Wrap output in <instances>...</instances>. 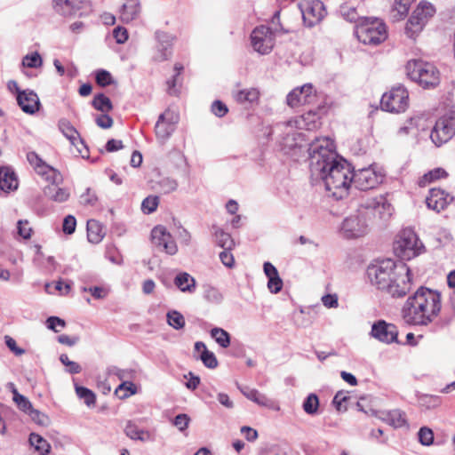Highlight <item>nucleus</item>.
<instances>
[{
  "mask_svg": "<svg viewBox=\"0 0 455 455\" xmlns=\"http://www.w3.org/2000/svg\"><path fill=\"white\" fill-rule=\"evenodd\" d=\"M328 138L316 139L309 144V168L315 180H322L327 191L336 199L348 195L352 185V169L344 159H337Z\"/></svg>",
  "mask_w": 455,
  "mask_h": 455,
  "instance_id": "obj_1",
  "label": "nucleus"
},
{
  "mask_svg": "<svg viewBox=\"0 0 455 455\" xmlns=\"http://www.w3.org/2000/svg\"><path fill=\"white\" fill-rule=\"evenodd\" d=\"M441 307V294L421 286L405 301L402 317L410 325H427L438 315Z\"/></svg>",
  "mask_w": 455,
  "mask_h": 455,
  "instance_id": "obj_2",
  "label": "nucleus"
},
{
  "mask_svg": "<svg viewBox=\"0 0 455 455\" xmlns=\"http://www.w3.org/2000/svg\"><path fill=\"white\" fill-rule=\"evenodd\" d=\"M408 76L424 89H431L440 83V72L436 67L421 60H411L407 62Z\"/></svg>",
  "mask_w": 455,
  "mask_h": 455,
  "instance_id": "obj_3",
  "label": "nucleus"
},
{
  "mask_svg": "<svg viewBox=\"0 0 455 455\" xmlns=\"http://www.w3.org/2000/svg\"><path fill=\"white\" fill-rule=\"evenodd\" d=\"M398 268V263L391 259L376 261L367 267V276L371 283L379 290L387 291L394 282Z\"/></svg>",
  "mask_w": 455,
  "mask_h": 455,
  "instance_id": "obj_4",
  "label": "nucleus"
},
{
  "mask_svg": "<svg viewBox=\"0 0 455 455\" xmlns=\"http://www.w3.org/2000/svg\"><path fill=\"white\" fill-rule=\"evenodd\" d=\"M425 247L411 228L402 230L394 242V252L402 260H410L419 255Z\"/></svg>",
  "mask_w": 455,
  "mask_h": 455,
  "instance_id": "obj_5",
  "label": "nucleus"
},
{
  "mask_svg": "<svg viewBox=\"0 0 455 455\" xmlns=\"http://www.w3.org/2000/svg\"><path fill=\"white\" fill-rule=\"evenodd\" d=\"M355 33L357 39L363 44L377 45L387 38L386 26L378 19L362 20L355 25Z\"/></svg>",
  "mask_w": 455,
  "mask_h": 455,
  "instance_id": "obj_6",
  "label": "nucleus"
},
{
  "mask_svg": "<svg viewBox=\"0 0 455 455\" xmlns=\"http://www.w3.org/2000/svg\"><path fill=\"white\" fill-rule=\"evenodd\" d=\"M369 230V217L361 204L355 214L347 217L341 226V232L347 238H358L367 234Z\"/></svg>",
  "mask_w": 455,
  "mask_h": 455,
  "instance_id": "obj_7",
  "label": "nucleus"
},
{
  "mask_svg": "<svg viewBox=\"0 0 455 455\" xmlns=\"http://www.w3.org/2000/svg\"><path fill=\"white\" fill-rule=\"evenodd\" d=\"M54 11L68 18L88 16L92 12L90 0H52Z\"/></svg>",
  "mask_w": 455,
  "mask_h": 455,
  "instance_id": "obj_8",
  "label": "nucleus"
},
{
  "mask_svg": "<svg viewBox=\"0 0 455 455\" xmlns=\"http://www.w3.org/2000/svg\"><path fill=\"white\" fill-rule=\"evenodd\" d=\"M435 12V9L433 4L427 2H420L407 21L405 31L408 36L413 37L419 34Z\"/></svg>",
  "mask_w": 455,
  "mask_h": 455,
  "instance_id": "obj_9",
  "label": "nucleus"
},
{
  "mask_svg": "<svg viewBox=\"0 0 455 455\" xmlns=\"http://www.w3.org/2000/svg\"><path fill=\"white\" fill-rule=\"evenodd\" d=\"M381 108L391 113H400L409 106V93L403 86L392 88L380 100Z\"/></svg>",
  "mask_w": 455,
  "mask_h": 455,
  "instance_id": "obj_10",
  "label": "nucleus"
},
{
  "mask_svg": "<svg viewBox=\"0 0 455 455\" xmlns=\"http://www.w3.org/2000/svg\"><path fill=\"white\" fill-rule=\"evenodd\" d=\"M278 28H275V31L265 26L256 27L251 34V43L253 50L259 54H268L275 44V32H277Z\"/></svg>",
  "mask_w": 455,
  "mask_h": 455,
  "instance_id": "obj_11",
  "label": "nucleus"
},
{
  "mask_svg": "<svg viewBox=\"0 0 455 455\" xmlns=\"http://www.w3.org/2000/svg\"><path fill=\"white\" fill-rule=\"evenodd\" d=\"M387 290L386 291L392 297H403L411 288V274L409 267L403 262H398L396 275Z\"/></svg>",
  "mask_w": 455,
  "mask_h": 455,
  "instance_id": "obj_12",
  "label": "nucleus"
},
{
  "mask_svg": "<svg viewBox=\"0 0 455 455\" xmlns=\"http://www.w3.org/2000/svg\"><path fill=\"white\" fill-rule=\"evenodd\" d=\"M352 184L360 190H369L377 188L382 183L384 175L371 166L352 171Z\"/></svg>",
  "mask_w": 455,
  "mask_h": 455,
  "instance_id": "obj_13",
  "label": "nucleus"
},
{
  "mask_svg": "<svg viewBox=\"0 0 455 455\" xmlns=\"http://www.w3.org/2000/svg\"><path fill=\"white\" fill-rule=\"evenodd\" d=\"M180 121V115L171 109L162 113L156 123L155 132L158 140L165 142L175 132Z\"/></svg>",
  "mask_w": 455,
  "mask_h": 455,
  "instance_id": "obj_14",
  "label": "nucleus"
},
{
  "mask_svg": "<svg viewBox=\"0 0 455 455\" xmlns=\"http://www.w3.org/2000/svg\"><path fill=\"white\" fill-rule=\"evenodd\" d=\"M455 133V116L439 118L430 134L433 143L440 147L449 141Z\"/></svg>",
  "mask_w": 455,
  "mask_h": 455,
  "instance_id": "obj_15",
  "label": "nucleus"
},
{
  "mask_svg": "<svg viewBox=\"0 0 455 455\" xmlns=\"http://www.w3.org/2000/svg\"><path fill=\"white\" fill-rule=\"evenodd\" d=\"M362 205L367 211L369 220L373 217L379 220H387L391 217L394 211L391 204L382 195L366 200Z\"/></svg>",
  "mask_w": 455,
  "mask_h": 455,
  "instance_id": "obj_16",
  "label": "nucleus"
},
{
  "mask_svg": "<svg viewBox=\"0 0 455 455\" xmlns=\"http://www.w3.org/2000/svg\"><path fill=\"white\" fill-rule=\"evenodd\" d=\"M152 243L159 250L164 251L169 255H174L177 251V244L172 236L163 226H156L151 231Z\"/></svg>",
  "mask_w": 455,
  "mask_h": 455,
  "instance_id": "obj_17",
  "label": "nucleus"
},
{
  "mask_svg": "<svg viewBox=\"0 0 455 455\" xmlns=\"http://www.w3.org/2000/svg\"><path fill=\"white\" fill-rule=\"evenodd\" d=\"M58 127L61 133L75 146L83 158L88 157V148L77 130L67 119H60Z\"/></svg>",
  "mask_w": 455,
  "mask_h": 455,
  "instance_id": "obj_18",
  "label": "nucleus"
},
{
  "mask_svg": "<svg viewBox=\"0 0 455 455\" xmlns=\"http://www.w3.org/2000/svg\"><path fill=\"white\" fill-rule=\"evenodd\" d=\"M371 335L380 342L390 344L398 343V330L393 323H388L384 320H379L371 326Z\"/></svg>",
  "mask_w": 455,
  "mask_h": 455,
  "instance_id": "obj_19",
  "label": "nucleus"
},
{
  "mask_svg": "<svg viewBox=\"0 0 455 455\" xmlns=\"http://www.w3.org/2000/svg\"><path fill=\"white\" fill-rule=\"evenodd\" d=\"M304 22L308 27H313L325 16L323 4L319 0L307 1L300 5Z\"/></svg>",
  "mask_w": 455,
  "mask_h": 455,
  "instance_id": "obj_20",
  "label": "nucleus"
},
{
  "mask_svg": "<svg viewBox=\"0 0 455 455\" xmlns=\"http://www.w3.org/2000/svg\"><path fill=\"white\" fill-rule=\"evenodd\" d=\"M315 93L311 84L293 89L287 95V104L291 108L311 104L315 100Z\"/></svg>",
  "mask_w": 455,
  "mask_h": 455,
  "instance_id": "obj_21",
  "label": "nucleus"
},
{
  "mask_svg": "<svg viewBox=\"0 0 455 455\" xmlns=\"http://www.w3.org/2000/svg\"><path fill=\"white\" fill-rule=\"evenodd\" d=\"M108 372L110 374L116 375L120 380L123 381L116 389V395H118L119 398L124 399L136 393L135 385L131 381L125 380L132 377L133 371L119 369L116 366H112L108 369Z\"/></svg>",
  "mask_w": 455,
  "mask_h": 455,
  "instance_id": "obj_22",
  "label": "nucleus"
},
{
  "mask_svg": "<svg viewBox=\"0 0 455 455\" xmlns=\"http://www.w3.org/2000/svg\"><path fill=\"white\" fill-rule=\"evenodd\" d=\"M453 200V197L440 188H431L426 198L427 208L440 212L444 210Z\"/></svg>",
  "mask_w": 455,
  "mask_h": 455,
  "instance_id": "obj_23",
  "label": "nucleus"
},
{
  "mask_svg": "<svg viewBox=\"0 0 455 455\" xmlns=\"http://www.w3.org/2000/svg\"><path fill=\"white\" fill-rule=\"evenodd\" d=\"M16 100L19 107L27 114L33 115L39 110V98L37 94L31 90H24V92H19Z\"/></svg>",
  "mask_w": 455,
  "mask_h": 455,
  "instance_id": "obj_24",
  "label": "nucleus"
},
{
  "mask_svg": "<svg viewBox=\"0 0 455 455\" xmlns=\"http://www.w3.org/2000/svg\"><path fill=\"white\" fill-rule=\"evenodd\" d=\"M243 395L259 406L266 407L274 411H279L278 403L272 398L267 397L265 394L260 393L257 389L244 388L242 390Z\"/></svg>",
  "mask_w": 455,
  "mask_h": 455,
  "instance_id": "obj_25",
  "label": "nucleus"
},
{
  "mask_svg": "<svg viewBox=\"0 0 455 455\" xmlns=\"http://www.w3.org/2000/svg\"><path fill=\"white\" fill-rule=\"evenodd\" d=\"M18 180L15 172L10 167L0 168V189L4 193L16 190Z\"/></svg>",
  "mask_w": 455,
  "mask_h": 455,
  "instance_id": "obj_26",
  "label": "nucleus"
},
{
  "mask_svg": "<svg viewBox=\"0 0 455 455\" xmlns=\"http://www.w3.org/2000/svg\"><path fill=\"white\" fill-rule=\"evenodd\" d=\"M140 11L139 0H125L120 11V18L123 22L129 23L138 17Z\"/></svg>",
  "mask_w": 455,
  "mask_h": 455,
  "instance_id": "obj_27",
  "label": "nucleus"
},
{
  "mask_svg": "<svg viewBox=\"0 0 455 455\" xmlns=\"http://www.w3.org/2000/svg\"><path fill=\"white\" fill-rule=\"evenodd\" d=\"M156 37L160 44L159 54L156 59L159 61H164L169 59L172 54L171 52V41L172 36L163 31H157Z\"/></svg>",
  "mask_w": 455,
  "mask_h": 455,
  "instance_id": "obj_28",
  "label": "nucleus"
},
{
  "mask_svg": "<svg viewBox=\"0 0 455 455\" xmlns=\"http://www.w3.org/2000/svg\"><path fill=\"white\" fill-rule=\"evenodd\" d=\"M105 233L100 223L95 220L87 221V238L92 243H99L104 237Z\"/></svg>",
  "mask_w": 455,
  "mask_h": 455,
  "instance_id": "obj_29",
  "label": "nucleus"
},
{
  "mask_svg": "<svg viewBox=\"0 0 455 455\" xmlns=\"http://www.w3.org/2000/svg\"><path fill=\"white\" fill-rule=\"evenodd\" d=\"M125 435L132 440H140L147 442L151 440V435L148 431L139 428V427L132 421H128L124 427Z\"/></svg>",
  "mask_w": 455,
  "mask_h": 455,
  "instance_id": "obj_30",
  "label": "nucleus"
},
{
  "mask_svg": "<svg viewBox=\"0 0 455 455\" xmlns=\"http://www.w3.org/2000/svg\"><path fill=\"white\" fill-rule=\"evenodd\" d=\"M174 284L183 292H193L196 290V283L189 274L183 272L174 279Z\"/></svg>",
  "mask_w": 455,
  "mask_h": 455,
  "instance_id": "obj_31",
  "label": "nucleus"
},
{
  "mask_svg": "<svg viewBox=\"0 0 455 455\" xmlns=\"http://www.w3.org/2000/svg\"><path fill=\"white\" fill-rule=\"evenodd\" d=\"M44 194L51 200L57 203L66 202L70 196L67 188H59L52 183L44 188Z\"/></svg>",
  "mask_w": 455,
  "mask_h": 455,
  "instance_id": "obj_32",
  "label": "nucleus"
},
{
  "mask_svg": "<svg viewBox=\"0 0 455 455\" xmlns=\"http://www.w3.org/2000/svg\"><path fill=\"white\" fill-rule=\"evenodd\" d=\"M36 172L45 179V180L55 184L60 177V172L48 165L45 162L35 169Z\"/></svg>",
  "mask_w": 455,
  "mask_h": 455,
  "instance_id": "obj_33",
  "label": "nucleus"
},
{
  "mask_svg": "<svg viewBox=\"0 0 455 455\" xmlns=\"http://www.w3.org/2000/svg\"><path fill=\"white\" fill-rule=\"evenodd\" d=\"M29 443L40 455H47L50 452L51 445L41 435L31 433L28 438Z\"/></svg>",
  "mask_w": 455,
  "mask_h": 455,
  "instance_id": "obj_34",
  "label": "nucleus"
},
{
  "mask_svg": "<svg viewBox=\"0 0 455 455\" xmlns=\"http://www.w3.org/2000/svg\"><path fill=\"white\" fill-rule=\"evenodd\" d=\"M386 420L395 428L407 424L405 413L400 410H392L387 413Z\"/></svg>",
  "mask_w": 455,
  "mask_h": 455,
  "instance_id": "obj_35",
  "label": "nucleus"
},
{
  "mask_svg": "<svg viewBox=\"0 0 455 455\" xmlns=\"http://www.w3.org/2000/svg\"><path fill=\"white\" fill-rule=\"evenodd\" d=\"M259 92L255 88L244 89L237 92L235 99L238 103H253L258 100Z\"/></svg>",
  "mask_w": 455,
  "mask_h": 455,
  "instance_id": "obj_36",
  "label": "nucleus"
},
{
  "mask_svg": "<svg viewBox=\"0 0 455 455\" xmlns=\"http://www.w3.org/2000/svg\"><path fill=\"white\" fill-rule=\"evenodd\" d=\"M419 404L427 410L439 407L442 403V397L435 395L422 394L418 396Z\"/></svg>",
  "mask_w": 455,
  "mask_h": 455,
  "instance_id": "obj_37",
  "label": "nucleus"
},
{
  "mask_svg": "<svg viewBox=\"0 0 455 455\" xmlns=\"http://www.w3.org/2000/svg\"><path fill=\"white\" fill-rule=\"evenodd\" d=\"M448 176L446 171L443 168H435L434 170L429 171L427 173L424 174L419 180V185L420 187H425L432 181L437 180L442 178H445Z\"/></svg>",
  "mask_w": 455,
  "mask_h": 455,
  "instance_id": "obj_38",
  "label": "nucleus"
},
{
  "mask_svg": "<svg viewBox=\"0 0 455 455\" xmlns=\"http://www.w3.org/2000/svg\"><path fill=\"white\" fill-rule=\"evenodd\" d=\"M214 235L216 237L217 244L225 249V250H232L235 246V242L231 235L228 233H226L220 228H217L214 232Z\"/></svg>",
  "mask_w": 455,
  "mask_h": 455,
  "instance_id": "obj_39",
  "label": "nucleus"
},
{
  "mask_svg": "<svg viewBox=\"0 0 455 455\" xmlns=\"http://www.w3.org/2000/svg\"><path fill=\"white\" fill-rule=\"evenodd\" d=\"M92 107L103 113L111 111L113 109V105L109 98L105 96L103 93H99L94 96L92 102Z\"/></svg>",
  "mask_w": 455,
  "mask_h": 455,
  "instance_id": "obj_40",
  "label": "nucleus"
},
{
  "mask_svg": "<svg viewBox=\"0 0 455 455\" xmlns=\"http://www.w3.org/2000/svg\"><path fill=\"white\" fill-rule=\"evenodd\" d=\"M211 336L215 339L220 347L227 348L230 345V335L229 333L219 327L212 328L211 330Z\"/></svg>",
  "mask_w": 455,
  "mask_h": 455,
  "instance_id": "obj_41",
  "label": "nucleus"
},
{
  "mask_svg": "<svg viewBox=\"0 0 455 455\" xmlns=\"http://www.w3.org/2000/svg\"><path fill=\"white\" fill-rule=\"evenodd\" d=\"M410 6L411 5L404 0H395L391 10V15L394 20L403 19L407 15Z\"/></svg>",
  "mask_w": 455,
  "mask_h": 455,
  "instance_id": "obj_42",
  "label": "nucleus"
},
{
  "mask_svg": "<svg viewBox=\"0 0 455 455\" xmlns=\"http://www.w3.org/2000/svg\"><path fill=\"white\" fill-rule=\"evenodd\" d=\"M302 408L308 415H315L318 412L319 398L315 394H309L304 400Z\"/></svg>",
  "mask_w": 455,
  "mask_h": 455,
  "instance_id": "obj_43",
  "label": "nucleus"
},
{
  "mask_svg": "<svg viewBox=\"0 0 455 455\" xmlns=\"http://www.w3.org/2000/svg\"><path fill=\"white\" fill-rule=\"evenodd\" d=\"M167 323L175 330L183 329L186 323L185 317L177 310H171L166 314Z\"/></svg>",
  "mask_w": 455,
  "mask_h": 455,
  "instance_id": "obj_44",
  "label": "nucleus"
},
{
  "mask_svg": "<svg viewBox=\"0 0 455 455\" xmlns=\"http://www.w3.org/2000/svg\"><path fill=\"white\" fill-rule=\"evenodd\" d=\"M76 393L80 399L84 400V403L88 407L95 405L96 395L91 389L81 386H76Z\"/></svg>",
  "mask_w": 455,
  "mask_h": 455,
  "instance_id": "obj_45",
  "label": "nucleus"
},
{
  "mask_svg": "<svg viewBox=\"0 0 455 455\" xmlns=\"http://www.w3.org/2000/svg\"><path fill=\"white\" fill-rule=\"evenodd\" d=\"M204 298L211 303L219 304L223 299V295L216 287L212 285L204 286Z\"/></svg>",
  "mask_w": 455,
  "mask_h": 455,
  "instance_id": "obj_46",
  "label": "nucleus"
},
{
  "mask_svg": "<svg viewBox=\"0 0 455 455\" xmlns=\"http://www.w3.org/2000/svg\"><path fill=\"white\" fill-rule=\"evenodd\" d=\"M157 185L159 190L164 194H170L175 191L178 188L177 180L170 177L161 179Z\"/></svg>",
  "mask_w": 455,
  "mask_h": 455,
  "instance_id": "obj_47",
  "label": "nucleus"
},
{
  "mask_svg": "<svg viewBox=\"0 0 455 455\" xmlns=\"http://www.w3.org/2000/svg\"><path fill=\"white\" fill-rule=\"evenodd\" d=\"M43 65V60L37 52L27 54L22 59V66L26 68H36Z\"/></svg>",
  "mask_w": 455,
  "mask_h": 455,
  "instance_id": "obj_48",
  "label": "nucleus"
},
{
  "mask_svg": "<svg viewBox=\"0 0 455 455\" xmlns=\"http://www.w3.org/2000/svg\"><path fill=\"white\" fill-rule=\"evenodd\" d=\"M184 68L180 63H176L174 65V71L175 75L172 76V79L167 81L168 85V93L171 95H176L178 92V90L176 89V85L178 84V78L180 76L181 72L183 71Z\"/></svg>",
  "mask_w": 455,
  "mask_h": 455,
  "instance_id": "obj_49",
  "label": "nucleus"
},
{
  "mask_svg": "<svg viewBox=\"0 0 455 455\" xmlns=\"http://www.w3.org/2000/svg\"><path fill=\"white\" fill-rule=\"evenodd\" d=\"M419 443L424 446H429L434 443V432L427 427H422L418 432Z\"/></svg>",
  "mask_w": 455,
  "mask_h": 455,
  "instance_id": "obj_50",
  "label": "nucleus"
},
{
  "mask_svg": "<svg viewBox=\"0 0 455 455\" xmlns=\"http://www.w3.org/2000/svg\"><path fill=\"white\" fill-rule=\"evenodd\" d=\"M341 13L347 20H348L350 22H355V23H356V25L359 24L362 20L367 19L365 17L359 16V14L356 12V9L354 7L342 6Z\"/></svg>",
  "mask_w": 455,
  "mask_h": 455,
  "instance_id": "obj_51",
  "label": "nucleus"
},
{
  "mask_svg": "<svg viewBox=\"0 0 455 455\" xmlns=\"http://www.w3.org/2000/svg\"><path fill=\"white\" fill-rule=\"evenodd\" d=\"M199 358L203 362L204 366L209 369H215L218 366V360L215 355L212 352L209 351L208 349L203 351L200 354Z\"/></svg>",
  "mask_w": 455,
  "mask_h": 455,
  "instance_id": "obj_52",
  "label": "nucleus"
},
{
  "mask_svg": "<svg viewBox=\"0 0 455 455\" xmlns=\"http://www.w3.org/2000/svg\"><path fill=\"white\" fill-rule=\"evenodd\" d=\"M158 204H159L158 196H148L142 201V204H141L142 211L145 213H152L156 210Z\"/></svg>",
  "mask_w": 455,
  "mask_h": 455,
  "instance_id": "obj_53",
  "label": "nucleus"
},
{
  "mask_svg": "<svg viewBox=\"0 0 455 455\" xmlns=\"http://www.w3.org/2000/svg\"><path fill=\"white\" fill-rule=\"evenodd\" d=\"M96 83L102 87L110 85L114 83L111 74L104 69H100L96 72Z\"/></svg>",
  "mask_w": 455,
  "mask_h": 455,
  "instance_id": "obj_54",
  "label": "nucleus"
},
{
  "mask_svg": "<svg viewBox=\"0 0 455 455\" xmlns=\"http://www.w3.org/2000/svg\"><path fill=\"white\" fill-rule=\"evenodd\" d=\"M13 402L17 404L18 408L25 413H28L30 410H32L33 406L30 401L20 393H15V396H13Z\"/></svg>",
  "mask_w": 455,
  "mask_h": 455,
  "instance_id": "obj_55",
  "label": "nucleus"
},
{
  "mask_svg": "<svg viewBox=\"0 0 455 455\" xmlns=\"http://www.w3.org/2000/svg\"><path fill=\"white\" fill-rule=\"evenodd\" d=\"M60 361L68 367L67 371L71 374H77L82 371L81 366L77 363L69 360L66 354L60 355Z\"/></svg>",
  "mask_w": 455,
  "mask_h": 455,
  "instance_id": "obj_56",
  "label": "nucleus"
},
{
  "mask_svg": "<svg viewBox=\"0 0 455 455\" xmlns=\"http://www.w3.org/2000/svg\"><path fill=\"white\" fill-rule=\"evenodd\" d=\"M76 227V220L72 215H68L64 218L62 230L67 235H71L75 232Z\"/></svg>",
  "mask_w": 455,
  "mask_h": 455,
  "instance_id": "obj_57",
  "label": "nucleus"
},
{
  "mask_svg": "<svg viewBox=\"0 0 455 455\" xmlns=\"http://www.w3.org/2000/svg\"><path fill=\"white\" fill-rule=\"evenodd\" d=\"M267 288L272 293H278L283 288V280L280 278L279 274L268 278Z\"/></svg>",
  "mask_w": 455,
  "mask_h": 455,
  "instance_id": "obj_58",
  "label": "nucleus"
},
{
  "mask_svg": "<svg viewBox=\"0 0 455 455\" xmlns=\"http://www.w3.org/2000/svg\"><path fill=\"white\" fill-rule=\"evenodd\" d=\"M190 418L185 414H178L173 419V425L180 430L184 431L188 427Z\"/></svg>",
  "mask_w": 455,
  "mask_h": 455,
  "instance_id": "obj_59",
  "label": "nucleus"
},
{
  "mask_svg": "<svg viewBox=\"0 0 455 455\" xmlns=\"http://www.w3.org/2000/svg\"><path fill=\"white\" fill-rule=\"evenodd\" d=\"M98 201V197L96 194L91 190V188H87L85 193L81 196V204L84 205H95Z\"/></svg>",
  "mask_w": 455,
  "mask_h": 455,
  "instance_id": "obj_60",
  "label": "nucleus"
},
{
  "mask_svg": "<svg viewBox=\"0 0 455 455\" xmlns=\"http://www.w3.org/2000/svg\"><path fill=\"white\" fill-rule=\"evenodd\" d=\"M83 291H88L97 299H104L108 295V291L102 287L93 286V287H83Z\"/></svg>",
  "mask_w": 455,
  "mask_h": 455,
  "instance_id": "obj_61",
  "label": "nucleus"
},
{
  "mask_svg": "<svg viewBox=\"0 0 455 455\" xmlns=\"http://www.w3.org/2000/svg\"><path fill=\"white\" fill-rule=\"evenodd\" d=\"M212 113L219 117L224 116L228 113L227 106L220 100H215L212 104Z\"/></svg>",
  "mask_w": 455,
  "mask_h": 455,
  "instance_id": "obj_62",
  "label": "nucleus"
},
{
  "mask_svg": "<svg viewBox=\"0 0 455 455\" xmlns=\"http://www.w3.org/2000/svg\"><path fill=\"white\" fill-rule=\"evenodd\" d=\"M113 36L117 44H124L128 39L127 29L123 27H116L113 31Z\"/></svg>",
  "mask_w": 455,
  "mask_h": 455,
  "instance_id": "obj_63",
  "label": "nucleus"
},
{
  "mask_svg": "<svg viewBox=\"0 0 455 455\" xmlns=\"http://www.w3.org/2000/svg\"><path fill=\"white\" fill-rule=\"evenodd\" d=\"M231 250H225L220 253V259L224 266L232 268L235 266V259Z\"/></svg>",
  "mask_w": 455,
  "mask_h": 455,
  "instance_id": "obj_64",
  "label": "nucleus"
}]
</instances>
